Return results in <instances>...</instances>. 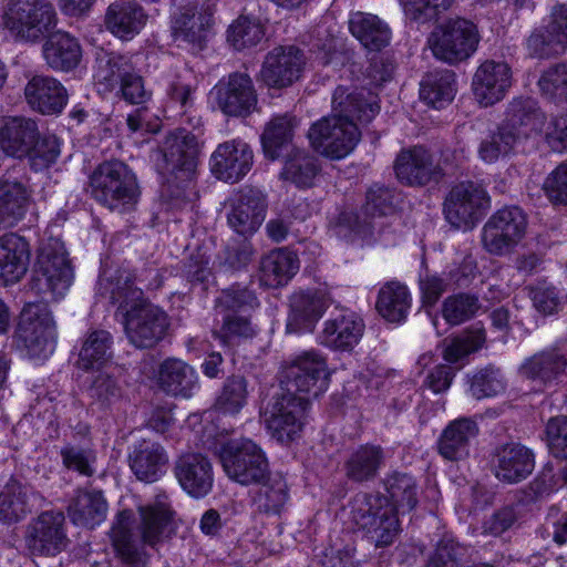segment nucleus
Listing matches in <instances>:
<instances>
[{"mask_svg":"<svg viewBox=\"0 0 567 567\" xmlns=\"http://www.w3.org/2000/svg\"><path fill=\"white\" fill-rule=\"evenodd\" d=\"M174 512L162 502L115 514L107 533L115 557L124 567H146L145 546L154 548L174 533Z\"/></svg>","mask_w":567,"mask_h":567,"instance_id":"f257e3e1","label":"nucleus"},{"mask_svg":"<svg viewBox=\"0 0 567 567\" xmlns=\"http://www.w3.org/2000/svg\"><path fill=\"white\" fill-rule=\"evenodd\" d=\"M99 292L109 296L124 313V331L128 341L136 348L156 346L169 327L167 315L144 298L143 290L135 287V277L127 270L100 277Z\"/></svg>","mask_w":567,"mask_h":567,"instance_id":"f03ea898","label":"nucleus"},{"mask_svg":"<svg viewBox=\"0 0 567 567\" xmlns=\"http://www.w3.org/2000/svg\"><path fill=\"white\" fill-rule=\"evenodd\" d=\"M0 147L9 156L28 157L35 172L54 164L61 152L56 136H41L37 122L24 116L8 117L3 122L0 127Z\"/></svg>","mask_w":567,"mask_h":567,"instance_id":"7ed1b4c3","label":"nucleus"},{"mask_svg":"<svg viewBox=\"0 0 567 567\" xmlns=\"http://www.w3.org/2000/svg\"><path fill=\"white\" fill-rule=\"evenodd\" d=\"M92 197L111 210L125 212L140 197V187L132 169L121 161L101 163L90 176Z\"/></svg>","mask_w":567,"mask_h":567,"instance_id":"20e7f679","label":"nucleus"},{"mask_svg":"<svg viewBox=\"0 0 567 567\" xmlns=\"http://www.w3.org/2000/svg\"><path fill=\"white\" fill-rule=\"evenodd\" d=\"M72 268L61 241L49 239L39 249L30 288L45 301L62 298L71 286Z\"/></svg>","mask_w":567,"mask_h":567,"instance_id":"39448f33","label":"nucleus"},{"mask_svg":"<svg viewBox=\"0 0 567 567\" xmlns=\"http://www.w3.org/2000/svg\"><path fill=\"white\" fill-rule=\"evenodd\" d=\"M349 507L351 522L365 530L377 547L393 543L399 520L385 496L361 492L352 497Z\"/></svg>","mask_w":567,"mask_h":567,"instance_id":"423d86ee","label":"nucleus"},{"mask_svg":"<svg viewBox=\"0 0 567 567\" xmlns=\"http://www.w3.org/2000/svg\"><path fill=\"white\" fill-rule=\"evenodd\" d=\"M218 456L225 474L240 485L260 484L269 477L265 452L249 439L228 441Z\"/></svg>","mask_w":567,"mask_h":567,"instance_id":"0eeeda50","label":"nucleus"},{"mask_svg":"<svg viewBox=\"0 0 567 567\" xmlns=\"http://www.w3.org/2000/svg\"><path fill=\"white\" fill-rule=\"evenodd\" d=\"M478 43L476 25L461 18L439 24L427 39L433 55L449 64H456L471 58Z\"/></svg>","mask_w":567,"mask_h":567,"instance_id":"6e6552de","label":"nucleus"},{"mask_svg":"<svg viewBox=\"0 0 567 567\" xmlns=\"http://www.w3.org/2000/svg\"><path fill=\"white\" fill-rule=\"evenodd\" d=\"M16 337L30 358L45 359L52 354L56 330L48 306L27 303L20 313Z\"/></svg>","mask_w":567,"mask_h":567,"instance_id":"1a4fd4ad","label":"nucleus"},{"mask_svg":"<svg viewBox=\"0 0 567 567\" xmlns=\"http://www.w3.org/2000/svg\"><path fill=\"white\" fill-rule=\"evenodd\" d=\"M3 20L17 38L37 41L55 27L56 16L49 0H8Z\"/></svg>","mask_w":567,"mask_h":567,"instance_id":"9d476101","label":"nucleus"},{"mask_svg":"<svg viewBox=\"0 0 567 567\" xmlns=\"http://www.w3.org/2000/svg\"><path fill=\"white\" fill-rule=\"evenodd\" d=\"M308 137L319 154L330 159H341L355 148L361 132L357 123L330 114L311 125Z\"/></svg>","mask_w":567,"mask_h":567,"instance_id":"9b49d317","label":"nucleus"},{"mask_svg":"<svg viewBox=\"0 0 567 567\" xmlns=\"http://www.w3.org/2000/svg\"><path fill=\"white\" fill-rule=\"evenodd\" d=\"M285 392L309 401L328 389L329 373L326 359L316 351L299 354L284 370Z\"/></svg>","mask_w":567,"mask_h":567,"instance_id":"f8f14e48","label":"nucleus"},{"mask_svg":"<svg viewBox=\"0 0 567 567\" xmlns=\"http://www.w3.org/2000/svg\"><path fill=\"white\" fill-rule=\"evenodd\" d=\"M527 217L517 206H506L496 210L482 229L484 249L494 256L511 254L524 238Z\"/></svg>","mask_w":567,"mask_h":567,"instance_id":"ddd939ff","label":"nucleus"},{"mask_svg":"<svg viewBox=\"0 0 567 567\" xmlns=\"http://www.w3.org/2000/svg\"><path fill=\"white\" fill-rule=\"evenodd\" d=\"M489 207V196L480 183L465 181L449 192L444 202V215L454 228L471 229Z\"/></svg>","mask_w":567,"mask_h":567,"instance_id":"4468645a","label":"nucleus"},{"mask_svg":"<svg viewBox=\"0 0 567 567\" xmlns=\"http://www.w3.org/2000/svg\"><path fill=\"white\" fill-rule=\"evenodd\" d=\"M309 400L281 394L275 396L265 411V422L271 436L281 443L293 441L302 430Z\"/></svg>","mask_w":567,"mask_h":567,"instance_id":"2eb2a0df","label":"nucleus"},{"mask_svg":"<svg viewBox=\"0 0 567 567\" xmlns=\"http://www.w3.org/2000/svg\"><path fill=\"white\" fill-rule=\"evenodd\" d=\"M25 544L33 555L55 556L68 545L65 516L60 511H45L31 519L25 530Z\"/></svg>","mask_w":567,"mask_h":567,"instance_id":"dca6fc26","label":"nucleus"},{"mask_svg":"<svg viewBox=\"0 0 567 567\" xmlns=\"http://www.w3.org/2000/svg\"><path fill=\"white\" fill-rule=\"evenodd\" d=\"M163 169L183 182L190 181L196 172L199 144L196 136L186 130L169 133L161 148Z\"/></svg>","mask_w":567,"mask_h":567,"instance_id":"f3484780","label":"nucleus"},{"mask_svg":"<svg viewBox=\"0 0 567 567\" xmlns=\"http://www.w3.org/2000/svg\"><path fill=\"white\" fill-rule=\"evenodd\" d=\"M305 65L306 56L302 50L293 45H280L266 55L260 79L268 87H287L301 78Z\"/></svg>","mask_w":567,"mask_h":567,"instance_id":"a211bd4d","label":"nucleus"},{"mask_svg":"<svg viewBox=\"0 0 567 567\" xmlns=\"http://www.w3.org/2000/svg\"><path fill=\"white\" fill-rule=\"evenodd\" d=\"M551 21L534 29L526 39L527 54L535 59H549L567 51V6L554 8Z\"/></svg>","mask_w":567,"mask_h":567,"instance_id":"6ab92c4d","label":"nucleus"},{"mask_svg":"<svg viewBox=\"0 0 567 567\" xmlns=\"http://www.w3.org/2000/svg\"><path fill=\"white\" fill-rule=\"evenodd\" d=\"M218 107L229 116H247L256 109L258 99L251 78L234 72L214 87Z\"/></svg>","mask_w":567,"mask_h":567,"instance_id":"aec40b11","label":"nucleus"},{"mask_svg":"<svg viewBox=\"0 0 567 567\" xmlns=\"http://www.w3.org/2000/svg\"><path fill=\"white\" fill-rule=\"evenodd\" d=\"M254 153L249 144L236 138L217 146L210 156L213 174L220 181L237 183L251 169Z\"/></svg>","mask_w":567,"mask_h":567,"instance_id":"412c9836","label":"nucleus"},{"mask_svg":"<svg viewBox=\"0 0 567 567\" xmlns=\"http://www.w3.org/2000/svg\"><path fill=\"white\" fill-rule=\"evenodd\" d=\"M398 179L408 186H424L443 176L440 164H435L432 153L423 146L402 150L395 159Z\"/></svg>","mask_w":567,"mask_h":567,"instance_id":"4be33fe9","label":"nucleus"},{"mask_svg":"<svg viewBox=\"0 0 567 567\" xmlns=\"http://www.w3.org/2000/svg\"><path fill=\"white\" fill-rule=\"evenodd\" d=\"M331 114L354 123H369L380 111L378 95L364 89L338 86L331 97Z\"/></svg>","mask_w":567,"mask_h":567,"instance_id":"5701e85b","label":"nucleus"},{"mask_svg":"<svg viewBox=\"0 0 567 567\" xmlns=\"http://www.w3.org/2000/svg\"><path fill=\"white\" fill-rule=\"evenodd\" d=\"M512 85V71L507 63L487 60L474 73L472 89L482 106H491L504 99Z\"/></svg>","mask_w":567,"mask_h":567,"instance_id":"b1692460","label":"nucleus"},{"mask_svg":"<svg viewBox=\"0 0 567 567\" xmlns=\"http://www.w3.org/2000/svg\"><path fill=\"white\" fill-rule=\"evenodd\" d=\"M495 476L504 483L516 484L526 480L535 467V455L520 443H507L496 449L493 456Z\"/></svg>","mask_w":567,"mask_h":567,"instance_id":"393cba45","label":"nucleus"},{"mask_svg":"<svg viewBox=\"0 0 567 567\" xmlns=\"http://www.w3.org/2000/svg\"><path fill=\"white\" fill-rule=\"evenodd\" d=\"M567 371V340L527 358L520 365V374L542 384L560 379Z\"/></svg>","mask_w":567,"mask_h":567,"instance_id":"a878e982","label":"nucleus"},{"mask_svg":"<svg viewBox=\"0 0 567 567\" xmlns=\"http://www.w3.org/2000/svg\"><path fill=\"white\" fill-rule=\"evenodd\" d=\"M330 303L329 295L321 290L293 293L290 298L287 330L289 332L311 331Z\"/></svg>","mask_w":567,"mask_h":567,"instance_id":"bb28decb","label":"nucleus"},{"mask_svg":"<svg viewBox=\"0 0 567 567\" xmlns=\"http://www.w3.org/2000/svg\"><path fill=\"white\" fill-rule=\"evenodd\" d=\"M174 471L182 488L193 497H204L213 488V466L209 460L199 453L182 455L176 461Z\"/></svg>","mask_w":567,"mask_h":567,"instance_id":"cd10ccee","label":"nucleus"},{"mask_svg":"<svg viewBox=\"0 0 567 567\" xmlns=\"http://www.w3.org/2000/svg\"><path fill=\"white\" fill-rule=\"evenodd\" d=\"M24 96L32 110L42 114H58L68 102L65 87L54 78L35 75L24 87Z\"/></svg>","mask_w":567,"mask_h":567,"instance_id":"c85d7f7f","label":"nucleus"},{"mask_svg":"<svg viewBox=\"0 0 567 567\" xmlns=\"http://www.w3.org/2000/svg\"><path fill=\"white\" fill-rule=\"evenodd\" d=\"M42 496L29 485L17 480H9L0 491V522L17 523L41 505Z\"/></svg>","mask_w":567,"mask_h":567,"instance_id":"c756f323","label":"nucleus"},{"mask_svg":"<svg viewBox=\"0 0 567 567\" xmlns=\"http://www.w3.org/2000/svg\"><path fill=\"white\" fill-rule=\"evenodd\" d=\"M363 331V320L353 312H344L324 321L319 340L328 348L349 351L359 343Z\"/></svg>","mask_w":567,"mask_h":567,"instance_id":"7c9ffc66","label":"nucleus"},{"mask_svg":"<svg viewBox=\"0 0 567 567\" xmlns=\"http://www.w3.org/2000/svg\"><path fill=\"white\" fill-rule=\"evenodd\" d=\"M266 208V200L259 192L249 189L241 193L228 213V225L237 234L250 236L262 224Z\"/></svg>","mask_w":567,"mask_h":567,"instance_id":"2f4dec72","label":"nucleus"},{"mask_svg":"<svg viewBox=\"0 0 567 567\" xmlns=\"http://www.w3.org/2000/svg\"><path fill=\"white\" fill-rule=\"evenodd\" d=\"M545 124L546 116L534 99L517 97L508 104L503 125L514 131V135L522 142L540 133Z\"/></svg>","mask_w":567,"mask_h":567,"instance_id":"473e14b6","label":"nucleus"},{"mask_svg":"<svg viewBox=\"0 0 567 567\" xmlns=\"http://www.w3.org/2000/svg\"><path fill=\"white\" fill-rule=\"evenodd\" d=\"M42 55L51 70L69 72L79 65L82 48L78 39L70 33L50 31L42 45Z\"/></svg>","mask_w":567,"mask_h":567,"instance_id":"72a5a7b5","label":"nucleus"},{"mask_svg":"<svg viewBox=\"0 0 567 567\" xmlns=\"http://www.w3.org/2000/svg\"><path fill=\"white\" fill-rule=\"evenodd\" d=\"M213 22V11L203 4L183 7L172 19L175 40H182L202 47Z\"/></svg>","mask_w":567,"mask_h":567,"instance_id":"f704fd0d","label":"nucleus"},{"mask_svg":"<svg viewBox=\"0 0 567 567\" xmlns=\"http://www.w3.org/2000/svg\"><path fill=\"white\" fill-rule=\"evenodd\" d=\"M30 248L27 240L16 234L0 238V282L9 285L19 281L27 272Z\"/></svg>","mask_w":567,"mask_h":567,"instance_id":"c9c22d12","label":"nucleus"},{"mask_svg":"<svg viewBox=\"0 0 567 567\" xmlns=\"http://www.w3.org/2000/svg\"><path fill=\"white\" fill-rule=\"evenodd\" d=\"M30 194L25 186L7 172L0 176V223L10 228L21 220L27 212Z\"/></svg>","mask_w":567,"mask_h":567,"instance_id":"e433bc0d","label":"nucleus"},{"mask_svg":"<svg viewBox=\"0 0 567 567\" xmlns=\"http://www.w3.org/2000/svg\"><path fill=\"white\" fill-rule=\"evenodd\" d=\"M156 383L166 394L190 398L197 385V375L195 370L186 362L168 358L158 367Z\"/></svg>","mask_w":567,"mask_h":567,"instance_id":"4c0bfd02","label":"nucleus"},{"mask_svg":"<svg viewBox=\"0 0 567 567\" xmlns=\"http://www.w3.org/2000/svg\"><path fill=\"white\" fill-rule=\"evenodd\" d=\"M384 461V450L380 445L362 444L346 460L344 474L354 483L370 482L378 476Z\"/></svg>","mask_w":567,"mask_h":567,"instance_id":"58836bf2","label":"nucleus"},{"mask_svg":"<svg viewBox=\"0 0 567 567\" xmlns=\"http://www.w3.org/2000/svg\"><path fill=\"white\" fill-rule=\"evenodd\" d=\"M478 433L475 421L461 417L452 421L439 440V453L449 461H458L468 455L470 441Z\"/></svg>","mask_w":567,"mask_h":567,"instance_id":"ea45409f","label":"nucleus"},{"mask_svg":"<svg viewBox=\"0 0 567 567\" xmlns=\"http://www.w3.org/2000/svg\"><path fill=\"white\" fill-rule=\"evenodd\" d=\"M299 267V258L293 251L287 248L274 249L260 261V280L269 288L285 286L298 272Z\"/></svg>","mask_w":567,"mask_h":567,"instance_id":"a19ab883","label":"nucleus"},{"mask_svg":"<svg viewBox=\"0 0 567 567\" xmlns=\"http://www.w3.org/2000/svg\"><path fill=\"white\" fill-rule=\"evenodd\" d=\"M142 7L131 1L112 3L105 14L106 28L116 37L128 40L136 35L146 23Z\"/></svg>","mask_w":567,"mask_h":567,"instance_id":"79ce46f5","label":"nucleus"},{"mask_svg":"<svg viewBox=\"0 0 567 567\" xmlns=\"http://www.w3.org/2000/svg\"><path fill=\"white\" fill-rule=\"evenodd\" d=\"M349 29L352 35L370 51H380L390 43V28L374 14L352 13L349 20Z\"/></svg>","mask_w":567,"mask_h":567,"instance_id":"37998d69","label":"nucleus"},{"mask_svg":"<svg viewBox=\"0 0 567 567\" xmlns=\"http://www.w3.org/2000/svg\"><path fill=\"white\" fill-rule=\"evenodd\" d=\"M113 337L104 329L91 330L85 336L76 365L84 371L99 370L113 359Z\"/></svg>","mask_w":567,"mask_h":567,"instance_id":"c03bdc74","label":"nucleus"},{"mask_svg":"<svg viewBox=\"0 0 567 567\" xmlns=\"http://www.w3.org/2000/svg\"><path fill=\"white\" fill-rule=\"evenodd\" d=\"M107 507L101 491H81L69 506V516L75 525L94 528L105 519Z\"/></svg>","mask_w":567,"mask_h":567,"instance_id":"a18cd8bd","label":"nucleus"},{"mask_svg":"<svg viewBox=\"0 0 567 567\" xmlns=\"http://www.w3.org/2000/svg\"><path fill=\"white\" fill-rule=\"evenodd\" d=\"M167 456L164 449L154 442L143 441L130 457V466L140 481L155 482L164 472Z\"/></svg>","mask_w":567,"mask_h":567,"instance_id":"49530a36","label":"nucleus"},{"mask_svg":"<svg viewBox=\"0 0 567 567\" xmlns=\"http://www.w3.org/2000/svg\"><path fill=\"white\" fill-rule=\"evenodd\" d=\"M320 172L321 165L315 155L305 150L292 148L286 158L280 176L299 188H308L315 185Z\"/></svg>","mask_w":567,"mask_h":567,"instance_id":"de8ad7c7","label":"nucleus"},{"mask_svg":"<svg viewBox=\"0 0 567 567\" xmlns=\"http://www.w3.org/2000/svg\"><path fill=\"white\" fill-rule=\"evenodd\" d=\"M375 307L386 321L402 322L411 307V295L404 285L390 281L380 289Z\"/></svg>","mask_w":567,"mask_h":567,"instance_id":"09e8293b","label":"nucleus"},{"mask_svg":"<svg viewBox=\"0 0 567 567\" xmlns=\"http://www.w3.org/2000/svg\"><path fill=\"white\" fill-rule=\"evenodd\" d=\"M455 92V73L451 70L430 72L421 82V99L435 109L452 102Z\"/></svg>","mask_w":567,"mask_h":567,"instance_id":"8fccbe9b","label":"nucleus"},{"mask_svg":"<svg viewBox=\"0 0 567 567\" xmlns=\"http://www.w3.org/2000/svg\"><path fill=\"white\" fill-rule=\"evenodd\" d=\"M295 126L296 118L289 114L274 116L266 124L261 143L268 158H278L282 148L292 142Z\"/></svg>","mask_w":567,"mask_h":567,"instance_id":"3c124183","label":"nucleus"},{"mask_svg":"<svg viewBox=\"0 0 567 567\" xmlns=\"http://www.w3.org/2000/svg\"><path fill=\"white\" fill-rule=\"evenodd\" d=\"M133 71L128 58L111 53L100 60L95 78L105 92H117Z\"/></svg>","mask_w":567,"mask_h":567,"instance_id":"603ef678","label":"nucleus"},{"mask_svg":"<svg viewBox=\"0 0 567 567\" xmlns=\"http://www.w3.org/2000/svg\"><path fill=\"white\" fill-rule=\"evenodd\" d=\"M248 382L243 375L228 377L215 400L214 409L221 414L235 415L248 401Z\"/></svg>","mask_w":567,"mask_h":567,"instance_id":"864d4df0","label":"nucleus"},{"mask_svg":"<svg viewBox=\"0 0 567 567\" xmlns=\"http://www.w3.org/2000/svg\"><path fill=\"white\" fill-rule=\"evenodd\" d=\"M385 488L396 511L410 512L417 504V484L415 480L405 473H393L385 480Z\"/></svg>","mask_w":567,"mask_h":567,"instance_id":"5fc2aeb1","label":"nucleus"},{"mask_svg":"<svg viewBox=\"0 0 567 567\" xmlns=\"http://www.w3.org/2000/svg\"><path fill=\"white\" fill-rule=\"evenodd\" d=\"M520 141L514 135V131L502 125L498 130L482 141L478 154L486 163H494L498 158L508 155Z\"/></svg>","mask_w":567,"mask_h":567,"instance_id":"6e6d98bb","label":"nucleus"},{"mask_svg":"<svg viewBox=\"0 0 567 567\" xmlns=\"http://www.w3.org/2000/svg\"><path fill=\"white\" fill-rule=\"evenodd\" d=\"M264 37L265 30L258 20L239 17L230 24L227 40L236 50L240 51L257 45Z\"/></svg>","mask_w":567,"mask_h":567,"instance_id":"4d7b16f0","label":"nucleus"},{"mask_svg":"<svg viewBox=\"0 0 567 567\" xmlns=\"http://www.w3.org/2000/svg\"><path fill=\"white\" fill-rule=\"evenodd\" d=\"M538 85L543 96L550 102H567V62L556 63L544 71Z\"/></svg>","mask_w":567,"mask_h":567,"instance_id":"13d9d810","label":"nucleus"},{"mask_svg":"<svg viewBox=\"0 0 567 567\" xmlns=\"http://www.w3.org/2000/svg\"><path fill=\"white\" fill-rule=\"evenodd\" d=\"M506 390V381L501 370L488 365L477 371L471 379L470 392L477 399L496 396Z\"/></svg>","mask_w":567,"mask_h":567,"instance_id":"bf43d9fd","label":"nucleus"},{"mask_svg":"<svg viewBox=\"0 0 567 567\" xmlns=\"http://www.w3.org/2000/svg\"><path fill=\"white\" fill-rule=\"evenodd\" d=\"M256 496L259 511L267 514H279L288 499V488L281 478L265 480Z\"/></svg>","mask_w":567,"mask_h":567,"instance_id":"052dcab7","label":"nucleus"},{"mask_svg":"<svg viewBox=\"0 0 567 567\" xmlns=\"http://www.w3.org/2000/svg\"><path fill=\"white\" fill-rule=\"evenodd\" d=\"M485 342V333L482 330L471 331L464 336L445 339L443 341V358L450 363H455L477 351Z\"/></svg>","mask_w":567,"mask_h":567,"instance_id":"680f3d73","label":"nucleus"},{"mask_svg":"<svg viewBox=\"0 0 567 567\" xmlns=\"http://www.w3.org/2000/svg\"><path fill=\"white\" fill-rule=\"evenodd\" d=\"M258 305L255 293L246 287L233 286L223 290L216 300L218 313L237 315V311L245 308H254Z\"/></svg>","mask_w":567,"mask_h":567,"instance_id":"e2e57ef3","label":"nucleus"},{"mask_svg":"<svg viewBox=\"0 0 567 567\" xmlns=\"http://www.w3.org/2000/svg\"><path fill=\"white\" fill-rule=\"evenodd\" d=\"M478 309V299L460 293L449 297L443 305V317L451 324H460L471 319Z\"/></svg>","mask_w":567,"mask_h":567,"instance_id":"0e129e2a","label":"nucleus"},{"mask_svg":"<svg viewBox=\"0 0 567 567\" xmlns=\"http://www.w3.org/2000/svg\"><path fill=\"white\" fill-rule=\"evenodd\" d=\"M394 193L392 189L374 185L367 193V200L363 206V214L372 221L377 218L391 215L394 212Z\"/></svg>","mask_w":567,"mask_h":567,"instance_id":"69168bd1","label":"nucleus"},{"mask_svg":"<svg viewBox=\"0 0 567 567\" xmlns=\"http://www.w3.org/2000/svg\"><path fill=\"white\" fill-rule=\"evenodd\" d=\"M463 548L451 539L440 540L427 555L424 567H461Z\"/></svg>","mask_w":567,"mask_h":567,"instance_id":"338daca9","label":"nucleus"},{"mask_svg":"<svg viewBox=\"0 0 567 567\" xmlns=\"http://www.w3.org/2000/svg\"><path fill=\"white\" fill-rule=\"evenodd\" d=\"M62 461L65 467L76 471L84 476L94 474L95 452L92 449L66 445L61 450Z\"/></svg>","mask_w":567,"mask_h":567,"instance_id":"774afa93","label":"nucleus"}]
</instances>
